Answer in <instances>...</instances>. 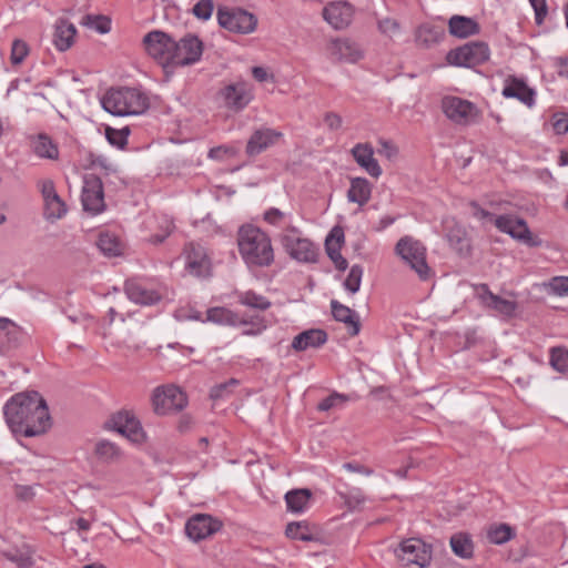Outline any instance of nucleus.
Here are the masks:
<instances>
[{
	"label": "nucleus",
	"instance_id": "nucleus-16",
	"mask_svg": "<svg viewBox=\"0 0 568 568\" xmlns=\"http://www.w3.org/2000/svg\"><path fill=\"white\" fill-rule=\"evenodd\" d=\"M38 187L43 197V215L48 221H55L67 214V204L57 193L54 182L50 179L38 181Z\"/></svg>",
	"mask_w": 568,
	"mask_h": 568
},
{
	"label": "nucleus",
	"instance_id": "nucleus-8",
	"mask_svg": "<svg viewBox=\"0 0 568 568\" xmlns=\"http://www.w3.org/2000/svg\"><path fill=\"white\" fill-rule=\"evenodd\" d=\"M395 252L422 280L428 277L430 270L426 263V247L419 241L404 236L397 242Z\"/></svg>",
	"mask_w": 568,
	"mask_h": 568
},
{
	"label": "nucleus",
	"instance_id": "nucleus-32",
	"mask_svg": "<svg viewBox=\"0 0 568 568\" xmlns=\"http://www.w3.org/2000/svg\"><path fill=\"white\" fill-rule=\"evenodd\" d=\"M312 491L307 488H297L286 491V510L293 514L306 511L312 504Z\"/></svg>",
	"mask_w": 568,
	"mask_h": 568
},
{
	"label": "nucleus",
	"instance_id": "nucleus-41",
	"mask_svg": "<svg viewBox=\"0 0 568 568\" xmlns=\"http://www.w3.org/2000/svg\"><path fill=\"white\" fill-rule=\"evenodd\" d=\"M540 287L549 295L568 296V276H554Z\"/></svg>",
	"mask_w": 568,
	"mask_h": 568
},
{
	"label": "nucleus",
	"instance_id": "nucleus-30",
	"mask_svg": "<svg viewBox=\"0 0 568 568\" xmlns=\"http://www.w3.org/2000/svg\"><path fill=\"white\" fill-rule=\"evenodd\" d=\"M77 29L65 19H59L55 23L53 43L59 51L68 50L74 41Z\"/></svg>",
	"mask_w": 568,
	"mask_h": 568
},
{
	"label": "nucleus",
	"instance_id": "nucleus-55",
	"mask_svg": "<svg viewBox=\"0 0 568 568\" xmlns=\"http://www.w3.org/2000/svg\"><path fill=\"white\" fill-rule=\"evenodd\" d=\"M517 220H518V216H516V215H510V214L499 215L495 219V225L500 232L509 234L511 232V229L515 225V222H517Z\"/></svg>",
	"mask_w": 568,
	"mask_h": 568
},
{
	"label": "nucleus",
	"instance_id": "nucleus-54",
	"mask_svg": "<svg viewBox=\"0 0 568 568\" xmlns=\"http://www.w3.org/2000/svg\"><path fill=\"white\" fill-rule=\"evenodd\" d=\"M378 29L382 33L388 37H394L399 33L400 27L395 19L384 18L378 21Z\"/></svg>",
	"mask_w": 568,
	"mask_h": 568
},
{
	"label": "nucleus",
	"instance_id": "nucleus-33",
	"mask_svg": "<svg viewBox=\"0 0 568 568\" xmlns=\"http://www.w3.org/2000/svg\"><path fill=\"white\" fill-rule=\"evenodd\" d=\"M445 37V30L442 27L425 23L415 31V42L418 47L430 48Z\"/></svg>",
	"mask_w": 568,
	"mask_h": 568
},
{
	"label": "nucleus",
	"instance_id": "nucleus-53",
	"mask_svg": "<svg viewBox=\"0 0 568 568\" xmlns=\"http://www.w3.org/2000/svg\"><path fill=\"white\" fill-rule=\"evenodd\" d=\"M3 555L7 559L17 564V566L20 568H28L33 565V560H32L31 556H29L26 552L14 550V551H7Z\"/></svg>",
	"mask_w": 568,
	"mask_h": 568
},
{
	"label": "nucleus",
	"instance_id": "nucleus-26",
	"mask_svg": "<svg viewBox=\"0 0 568 568\" xmlns=\"http://www.w3.org/2000/svg\"><path fill=\"white\" fill-rule=\"evenodd\" d=\"M282 138V132L272 129H260L253 132L247 141L245 152L250 156L257 155Z\"/></svg>",
	"mask_w": 568,
	"mask_h": 568
},
{
	"label": "nucleus",
	"instance_id": "nucleus-47",
	"mask_svg": "<svg viewBox=\"0 0 568 568\" xmlns=\"http://www.w3.org/2000/svg\"><path fill=\"white\" fill-rule=\"evenodd\" d=\"M240 302L243 305H246L252 308H256L260 311L267 310L271 303L262 295H257L252 291H247L240 296Z\"/></svg>",
	"mask_w": 568,
	"mask_h": 568
},
{
	"label": "nucleus",
	"instance_id": "nucleus-49",
	"mask_svg": "<svg viewBox=\"0 0 568 568\" xmlns=\"http://www.w3.org/2000/svg\"><path fill=\"white\" fill-rule=\"evenodd\" d=\"M130 131L128 128L116 130L112 128L105 129V136L110 144L123 149L128 144V135Z\"/></svg>",
	"mask_w": 568,
	"mask_h": 568
},
{
	"label": "nucleus",
	"instance_id": "nucleus-11",
	"mask_svg": "<svg viewBox=\"0 0 568 568\" xmlns=\"http://www.w3.org/2000/svg\"><path fill=\"white\" fill-rule=\"evenodd\" d=\"M81 202L83 210L91 215H98L106 209L103 182L97 174L83 175Z\"/></svg>",
	"mask_w": 568,
	"mask_h": 568
},
{
	"label": "nucleus",
	"instance_id": "nucleus-13",
	"mask_svg": "<svg viewBox=\"0 0 568 568\" xmlns=\"http://www.w3.org/2000/svg\"><path fill=\"white\" fill-rule=\"evenodd\" d=\"M185 256V270L189 274L206 278L212 275V260L207 250L199 243L190 242L183 250Z\"/></svg>",
	"mask_w": 568,
	"mask_h": 568
},
{
	"label": "nucleus",
	"instance_id": "nucleus-22",
	"mask_svg": "<svg viewBox=\"0 0 568 568\" xmlns=\"http://www.w3.org/2000/svg\"><path fill=\"white\" fill-rule=\"evenodd\" d=\"M322 14L332 28L342 30L351 24L354 17V8L347 1H332L324 7Z\"/></svg>",
	"mask_w": 568,
	"mask_h": 568
},
{
	"label": "nucleus",
	"instance_id": "nucleus-27",
	"mask_svg": "<svg viewBox=\"0 0 568 568\" xmlns=\"http://www.w3.org/2000/svg\"><path fill=\"white\" fill-rule=\"evenodd\" d=\"M331 308L334 318L346 325L349 335L356 336L359 333L361 324L355 311L334 300L331 302Z\"/></svg>",
	"mask_w": 568,
	"mask_h": 568
},
{
	"label": "nucleus",
	"instance_id": "nucleus-28",
	"mask_svg": "<svg viewBox=\"0 0 568 568\" xmlns=\"http://www.w3.org/2000/svg\"><path fill=\"white\" fill-rule=\"evenodd\" d=\"M124 291L132 302L142 305H152L161 300V296L156 291L148 290L134 281H126Z\"/></svg>",
	"mask_w": 568,
	"mask_h": 568
},
{
	"label": "nucleus",
	"instance_id": "nucleus-4",
	"mask_svg": "<svg viewBox=\"0 0 568 568\" xmlns=\"http://www.w3.org/2000/svg\"><path fill=\"white\" fill-rule=\"evenodd\" d=\"M151 404L158 416H165L182 412L189 404V397L174 384L161 385L153 389Z\"/></svg>",
	"mask_w": 568,
	"mask_h": 568
},
{
	"label": "nucleus",
	"instance_id": "nucleus-3",
	"mask_svg": "<svg viewBox=\"0 0 568 568\" xmlns=\"http://www.w3.org/2000/svg\"><path fill=\"white\" fill-rule=\"evenodd\" d=\"M101 103L106 112L118 116L141 114L149 109V98L134 88L111 89Z\"/></svg>",
	"mask_w": 568,
	"mask_h": 568
},
{
	"label": "nucleus",
	"instance_id": "nucleus-38",
	"mask_svg": "<svg viewBox=\"0 0 568 568\" xmlns=\"http://www.w3.org/2000/svg\"><path fill=\"white\" fill-rule=\"evenodd\" d=\"M32 149L39 158L55 160L59 156L57 144L47 134L37 135L33 139Z\"/></svg>",
	"mask_w": 568,
	"mask_h": 568
},
{
	"label": "nucleus",
	"instance_id": "nucleus-58",
	"mask_svg": "<svg viewBox=\"0 0 568 568\" xmlns=\"http://www.w3.org/2000/svg\"><path fill=\"white\" fill-rule=\"evenodd\" d=\"M529 2L535 10L536 22L541 24L547 14L546 0H529Z\"/></svg>",
	"mask_w": 568,
	"mask_h": 568
},
{
	"label": "nucleus",
	"instance_id": "nucleus-20",
	"mask_svg": "<svg viewBox=\"0 0 568 568\" xmlns=\"http://www.w3.org/2000/svg\"><path fill=\"white\" fill-rule=\"evenodd\" d=\"M286 252L301 263H313L317 258V248L307 239L297 236V230L286 227Z\"/></svg>",
	"mask_w": 568,
	"mask_h": 568
},
{
	"label": "nucleus",
	"instance_id": "nucleus-25",
	"mask_svg": "<svg viewBox=\"0 0 568 568\" xmlns=\"http://www.w3.org/2000/svg\"><path fill=\"white\" fill-rule=\"evenodd\" d=\"M501 94L508 99H517L528 108L535 104V91L516 77H508L505 80Z\"/></svg>",
	"mask_w": 568,
	"mask_h": 568
},
{
	"label": "nucleus",
	"instance_id": "nucleus-62",
	"mask_svg": "<svg viewBox=\"0 0 568 568\" xmlns=\"http://www.w3.org/2000/svg\"><path fill=\"white\" fill-rule=\"evenodd\" d=\"M93 28L100 33H108L111 30V20L104 16H97Z\"/></svg>",
	"mask_w": 568,
	"mask_h": 568
},
{
	"label": "nucleus",
	"instance_id": "nucleus-5",
	"mask_svg": "<svg viewBox=\"0 0 568 568\" xmlns=\"http://www.w3.org/2000/svg\"><path fill=\"white\" fill-rule=\"evenodd\" d=\"M400 568H425L432 560V548L419 538H407L394 549Z\"/></svg>",
	"mask_w": 568,
	"mask_h": 568
},
{
	"label": "nucleus",
	"instance_id": "nucleus-18",
	"mask_svg": "<svg viewBox=\"0 0 568 568\" xmlns=\"http://www.w3.org/2000/svg\"><path fill=\"white\" fill-rule=\"evenodd\" d=\"M105 428L118 432L134 443L142 440L144 433L140 422L129 412H118L105 423Z\"/></svg>",
	"mask_w": 568,
	"mask_h": 568
},
{
	"label": "nucleus",
	"instance_id": "nucleus-10",
	"mask_svg": "<svg viewBox=\"0 0 568 568\" xmlns=\"http://www.w3.org/2000/svg\"><path fill=\"white\" fill-rule=\"evenodd\" d=\"M217 21L222 28L241 34L253 32L257 26V18L253 13L240 8H219Z\"/></svg>",
	"mask_w": 568,
	"mask_h": 568
},
{
	"label": "nucleus",
	"instance_id": "nucleus-44",
	"mask_svg": "<svg viewBox=\"0 0 568 568\" xmlns=\"http://www.w3.org/2000/svg\"><path fill=\"white\" fill-rule=\"evenodd\" d=\"M513 537V529L506 524L491 527L487 532L488 540L495 545H503L510 540Z\"/></svg>",
	"mask_w": 568,
	"mask_h": 568
},
{
	"label": "nucleus",
	"instance_id": "nucleus-45",
	"mask_svg": "<svg viewBox=\"0 0 568 568\" xmlns=\"http://www.w3.org/2000/svg\"><path fill=\"white\" fill-rule=\"evenodd\" d=\"M239 385L240 381L236 378H230L224 383L216 384L210 389V398L212 400L224 399L229 397Z\"/></svg>",
	"mask_w": 568,
	"mask_h": 568
},
{
	"label": "nucleus",
	"instance_id": "nucleus-9",
	"mask_svg": "<svg viewBox=\"0 0 568 568\" xmlns=\"http://www.w3.org/2000/svg\"><path fill=\"white\" fill-rule=\"evenodd\" d=\"M203 54V42L194 34H186L180 41H175V48L171 55L169 75L178 67L191 65L200 61Z\"/></svg>",
	"mask_w": 568,
	"mask_h": 568
},
{
	"label": "nucleus",
	"instance_id": "nucleus-52",
	"mask_svg": "<svg viewBox=\"0 0 568 568\" xmlns=\"http://www.w3.org/2000/svg\"><path fill=\"white\" fill-rule=\"evenodd\" d=\"M213 10H214L213 0H200L192 8V13L199 20L206 21L212 17Z\"/></svg>",
	"mask_w": 568,
	"mask_h": 568
},
{
	"label": "nucleus",
	"instance_id": "nucleus-14",
	"mask_svg": "<svg viewBox=\"0 0 568 568\" xmlns=\"http://www.w3.org/2000/svg\"><path fill=\"white\" fill-rule=\"evenodd\" d=\"M326 53L336 63H356L364 58L361 45L349 38H335L328 41Z\"/></svg>",
	"mask_w": 568,
	"mask_h": 568
},
{
	"label": "nucleus",
	"instance_id": "nucleus-48",
	"mask_svg": "<svg viewBox=\"0 0 568 568\" xmlns=\"http://www.w3.org/2000/svg\"><path fill=\"white\" fill-rule=\"evenodd\" d=\"M363 277V267L361 265H353L344 282V287L352 294L358 292Z\"/></svg>",
	"mask_w": 568,
	"mask_h": 568
},
{
	"label": "nucleus",
	"instance_id": "nucleus-31",
	"mask_svg": "<svg viewBox=\"0 0 568 568\" xmlns=\"http://www.w3.org/2000/svg\"><path fill=\"white\" fill-rule=\"evenodd\" d=\"M327 341V334L323 329H307L300 333L292 342L295 351H305L311 347H320Z\"/></svg>",
	"mask_w": 568,
	"mask_h": 568
},
{
	"label": "nucleus",
	"instance_id": "nucleus-57",
	"mask_svg": "<svg viewBox=\"0 0 568 568\" xmlns=\"http://www.w3.org/2000/svg\"><path fill=\"white\" fill-rule=\"evenodd\" d=\"M381 148L378 149V153L385 156L388 160H393L398 154V149L389 141L382 140L379 141Z\"/></svg>",
	"mask_w": 568,
	"mask_h": 568
},
{
	"label": "nucleus",
	"instance_id": "nucleus-51",
	"mask_svg": "<svg viewBox=\"0 0 568 568\" xmlns=\"http://www.w3.org/2000/svg\"><path fill=\"white\" fill-rule=\"evenodd\" d=\"M325 248L329 258L334 262L335 266L339 271L347 268V261L341 254V246L333 245V241H325Z\"/></svg>",
	"mask_w": 568,
	"mask_h": 568
},
{
	"label": "nucleus",
	"instance_id": "nucleus-24",
	"mask_svg": "<svg viewBox=\"0 0 568 568\" xmlns=\"http://www.w3.org/2000/svg\"><path fill=\"white\" fill-rule=\"evenodd\" d=\"M355 162L365 170L372 178L378 179L383 171L374 158V150L369 143H357L351 150Z\"/></svg>",
	"mask_w": 568,
	"mask_h": 568
},
{
	"label": "nucleus",
	"instance_id": "nucleus-61",
	"mask_svg": "<svg viewBox=\"0 0 568 568\" xmlns=\"http://www.w3.org/2000/svg\"><path fill=\"white\" fill-rule=\"evenodd\" d=\"M552 128L557 134H565L568 132V116L565 114L555 115Z\"/></svg>",
	"mask_w": 568,
	"mask_h": 568
},
{
	"label": "nucleus",
	"instance_id": "nucleus-17",
	"mask_svg": "<svg viewBox=\"0 0 568 568\" xmlns=\"http://www.w3.org/2000/svg\"><path fill=\"white\" fill-rule=\"evenodd\" d=\"M206 321L221 324V325H230V326H236V325H251L252 327L248 329H245V334H256L261 332L262 328L265 326L263 325L262 321L258 317L252 318V321H247L241 316H239L236 313L232 312L231 310L226 307H211L206 312Z\"/></svg>",
	"mask_w": 568,
	"mask_h": 568
},
{
	"label": "nucleus",
	"instance_id": "nucleus-23",
	"mask_svg": "<svg viewBox=\"0 0 568 568\" xmlns=\"http://www.w3.org/2000/svg\"><path fill=\"white\" fill-rule=\"evenodd\" d=\"M446 240L452 250L460 256H468L471 251L470 237L467 230L454 220L446 222Z\"/></svg>",
	"mask_w": 568,
	"mask_h": 568
},
{
	"label": "nucleus",
	"instance_id": "nucleus-12",
	"mask_svg": "<svg viewBox=\"0 0 568 568\" xmlns=\"http://www.w3.org/2000/svg\"><path fill=\"white\" fill-rule=\"evenodd\" d=\"M489 58L488 45L484 42H469L447 54V62L456 67H475L484 63Z\"/></svg>",
	"mask_w": 568,
	"mask_h": 568
},
{
	"label": "nucleus",
	"instance_id": "nucleus-21",
	"mask_svg": "<svg viewBox=\"0 0 568 568\" xmlns=\"http://www.w3.org/2000/svg\"><path fill=\"white\" fill-rule=\"evenodd\" d=\"M222 521L206 514L192 516L186 525L185 532L194 541L205 539L222 528Z\"/></svg>",
	"mask_w": 568,
	"mask_h": 568
},
{
	"label": "nucleus",
	"instance_id": "nucleus-34",
	"mask_svg": "<svg viewBox=\"0 0 568 568\" xmlns=\"http://www.w3.org/2000/svg\"><path fill=\"white\" fill-rule=\"evenodd\" d=\"M372 194V185L365 178H353L351 186L347 191V199L349 202L356 203L359 206L365 205Z\"/></svg>",
	"mask_w": 568,
	"mask_h": 568
},
{
	"label": "nucleus",
	"instance_id": "nucleus-63",
	"mask_svg": "<svg viewBox=\"0 0 568 568\" xmlns=\"http://www.w3.org/2000/svg\"><path fill=\"white\" fill-rule=\"evenodd\" d=\"M365 497L363 493L359 489H353L346 497L345 501L349 507H356L359 506L362 503H364Z\"/></svg>",
	"mask_w": 568,
	"mask_h": 568
},
{
	"label": "nucleus",
	"instance_id": "nucleus-1",
	"mask_svg": "<svg viewBox=\"0 0 568 568\" xmlns=\"http://www.w3.org/2000/svg\"><path fill=\"white\" fill-rule=\"evenodd\" d=\"M3 417L14 435L34 437L51 427L49 408L36 390L13 395L3 407Z\"/></svg>",
	"mask_w": 568,
	"mask_h": 568
},
{
	"label": "nucleus",
	"instance_id": "nucleus-39",
	"mask_svg": "<svg viewBox=\"0 0 568 568\" xmlns=\"http://www.w3.org/2000/svg\"><path fill=\"white\" fill-rule=\"evenodd\" d=\"M94 453L97 457L105 463H112L120 458V448L109 440L102 439L95 444Z\"/></svg>",
	"mask_w": 568,
	"mask_h": 568
},
{
	"label": "nucleus",
	"instance_id": "nucleus-15",
	"mask_svg": "<svg viewBox=\"0 0 568 568\" xmlns=\"http://www.w3.org/2000/svg\"><path fill=\"white\" fill-rule=\"evenodd\" d=\"M224 105L233 111H241L248 105L253 99V88L247 81H236L224 85L219 91Z\"/></svg>",
	"mask_w": 568,
	"mask_h": 568
},
{
	"label": "nucleus",
	"instance_id": "nucleus-29",
	"mask_svg": "<svg viewBox=\"0 0 568 568\" xmlns=\"http://www.w3.org/2000/svg\"><path fill=\"white\" fill-rule=\"evenodd\" d=\"M286 537L302 540L315 541L320 539V529L306 520L286 523Z\"/></svg>",
	"mask_w": 568,
	"mask_h": 568
},
{
	"label": "nucleus",
	"instance_id": "nucleus-19",
	"mask_svg": "<svg viewBox=\"0 0 568 568\" xmlns=\"http://www.w3.org/2000/svg\"><path fill=\"white\" fill-rule=\"evenodd\" d=\"M476 295L480 304L498 315L509 318L515 315L517 303L514 300H507L494 294L487 284L476 286Z\"/></svg>",
	"mask_w": 568,
	"mask_h": 568
},
{
	"label": "nucleus",
	"instance_id": "nucleus-50",
	"mask_svg": "<svg viewBox=\"0 0 568 568\" xmlns=\"http://www.w3.org/2000/svg\"><path fill=\"white\" fill-rule=\"evenodd\" d=\"M29 54V45L20 39H16L12 43L10 60L13 65H19Z\"/></svg>",
	"mask_w": 568,
	"mask_h": 568
},
{
	"label": "nucleus",
	"instance_id": "nucleus-37",
	"mask_svg": "<svg viewBox=\"0 0 568 568\" xmlns=\"http://www.w3.org/2000/svg\"><path fill=\"white\" fill-rule=\"evenodd\" d=\"M453 552L463 559H470L474 555V544L468 534L457 532L449 540Z\"/></svg>",
	"mask_w": 568,
	"mask_h": 568
},
{
	"label": "nucleus",
	"instance_id": "nucleus-60",
	"mask_svg": "<svg viewBox=\"0 0 568 568\" xmlns=\"http://www.w3.org/2000/svg\"><path fill=\"white\" fill-rule=\"evenodd\" d=\"M90 166L100 168L105 172V174L112 171L111 164L109 163L108 159L102 155L90 154Z\"/></svg>",
	"mask_w": 568,
	"mask_h": 568
},
{
	"label": "nucleus",
	"instance_id": "nucleus-59",
	"mask_svg": "<svg viewBox=\"0 0 568 568\" xmlns=\"http://www.w3.org/2000/svg\"><path fill=\"white\" fill-rule=\"evenodd\" d=\"M324 123L331 131H336L342 128L343 119L335 112H327L324 115Z\"/></svg>",
	"mask_w": 568,
	"mask_h": 568
},
{
	"label": "nucleus",
	"instance_id": "nucleus-42",
	"mask_svg": "<svg viewBox=\"0 0 568 568\" xmlns=\"http://www.w3.org/2000/svg\"><path fill=\"white\" fill-rule=\"evenodd\" d=\"M550 365L551 367L568 376V349L565 347H552L550 349Z\"/></svg>",
	"mask_w": 568,
	"mask_h": 568
},
{
	"label": "nucleus",
	"instance_id": "nucleus-46",
	"mask_svg": "<svg viewBox=\"0 0 568 568\" xmlns=\"http://www.w3.org/2000/svg\"><path fill=\"white\" fill-rule=\"evenodd\" d=\"M98 246L108 256H116L121 253V244L119 240L108 233L99 236Z\"/></svg>",
	"mask_w": 568,
	"mask_h": 568
},
{
	"label": "nucleus",
	"instance_id": "nucleus-6",
	"mask_svg": "<svg viewBox=\"0 0 568 568\" xmlns=\"http://www.w3.org/2000/svg\"><path fill=\"white\" fill-rule=\"evenodd\" d=\"M442 111L449 121L462 126L477 123L481 115L475 103L455 95L442 99Z\"/></svg>",
	"mask_w": 568,
	"mask_h": 568
},
{
	"label": "nucleus",
	"instance_id": "nucleus-43",
	"mask_svg": "<svg viewBox=\"0 0 568 568\" xmlns=\"http://www.w3.org/2000/svg\"><path fill=\"white\" fill-rule=\"evenodd\" d=\"M349 400V397L345 394L333 392L329 396L322 399L317 404L320 412H328L331 409H339Z\"/></svg>",
	"mask_w": 568,
	"mask_h": 568
},
{
	"label": "nucleus",
	"instance_id": "nucleus-64",
	"mask_svg": "<svg viewBox=\"0 0 568 568\" xmlns=\"http://www.w3.org/2000/svg\"><path fill=\"white\" fill-rule=\"evenodd\" d=\"M284 214L277 209H270L264 213V220L270 224H278Z\"/></svg>",
	"mask_w": 568,
	"mask_h": 568
},
{
	"label": "nucleus",
	"instance_id": "nucleus-36",
	"mask_svg": "<svg viewBox=\"0 0 568 568\" xmlns=\"http://www.w3.org/2000/svg\"><path fill=\"white\" fill-rule=\"evenodd\" d=\"M20 336V328L11 320L0 317V339H4L1 343L3 351L16 348L19 345Z\"/></svg>",
	"mask_w": 568,
	"mask_h": 568
},
{
	"label": "nucleus",
	"instance_id": "nucleus-2",
	"mask_svg": "<svg viewBox=\"0 0 568 568\" xmlns=\"http://www.w3.org/2000/svg\"><path fill=\"white\" fill-rule=\"evenodd\" d=\"M241 257L250 267H267L274 262L270 236L253 224H243L236 234Z\"/></svg>",
	"mask_w": 568,
	"mask_h": 568
},
{
	"label": "nucleus",
	"instance_id": "nucleus-35",
	"mask_svg": "<svg viewBox=\"0 0 568 568\" xmlns=\"http://www.w3.org/2000/svg\"><path fill=\"white\" fill-rule=\"evenodd\" d=\"M449 32L457 38H467L479 32L478 23L471 18L453 16L448 21Z\"/></svg>",
	"mask_w": 568,
	"mask_h": 568
},
{
	"label": "nucleus",
	"instance_id": "nucleus-7",
	"mask_svg": "<svg viewBox=\"0 0 568 568\" xmlns=\"http://www.w3.org/2000/svg\"><path fill=\"white\" fill-rule=\"evenodd\" d=\"M143 47L146 53L153 58L169 77L171 55L175 48V40L161 30L148 32L143 38Z\"/></svg>",
	"mask_w": 568,
	"mask_h": 568
},
{
	"label": "nucleus",
	"instance_id": "nucleus-56",
	"mask_svg": "<svg viewBox=\"0 0 568 568\" xmlns=\"http://www.w3.org/2000/svg\"><path fill=\"white\" fill-rule=\"evenodd\" d=\"M195 420L190 414H182L176 422V429L180 434H186L192 430Z\"/></svg>",
	"mask_w": 568,
	"mask_h": 568
},
{
	"label": "nucleus",
	"instance_id": "nucleus-40",
	"mask_svg": "<svg viewBox=\"0 0 568 568\" xmlns=\"http://www.w3.org/2000/svg\"><path fill=\"white\" fill-rule=\"evenodd\" d=\"M509 235L517 240V241H520L529 246H538L540 245V241L539 240H536L526 221L524 219H520L518 217L517 222H515V225L514 227L511 229V232L509 233Z\"/></svg>",
	"mask_w": 568,
	"mask_h": 568
}]
</instances>
